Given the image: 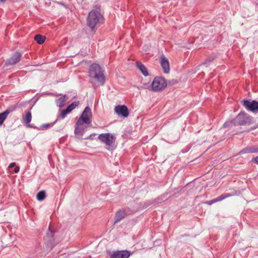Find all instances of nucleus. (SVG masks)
Instances as JSON below:
<instances>
[{
	"label": "nucleus",
	"mask_w": 258,
	"mask_h": 258,
	"mask_svg": "<svg viewBox=\"0 0 258 258\" xmlns=\"http://www.w3.org/2000/svg\"><path fill=\"white\" fill-rule=\"evenodd\" d=\"M253 123L252 117L244 112H240L234 119L226 121L223 127L231 128L233 126L250 125Z\"/></svg>",
	"instance_id": "f257e3e1"
},
{
	"label": "nucleus",
	"mask_w": 258,
	"mask_h": 258,
	"mask_svg": "<svg viewBox=\"0 0 258 258\" xmlns=\"http://www.w3.org/2000/svg\"><path fill=\"white\" fill-rule=\"evenodd\" d=\"M89 77L91 80L94 79L98 83V85H103L105 82V77L104 71L97 63H92L89 68Z\"/></svg>",
	"instance_id": "f03ea898"
},
{
	"label": "nucleus",
	"mask_w": 258,
	"mask_h": 258,
	"mask_svg": "<svg viewBox=\"0 0 258 258\" xmlns=\"http://www.w3.org/2000/svg\"><path fill=\"white\" fill-rule=\"evenodd\" d=\"M103 21V17L96 10L91 11L88 14L87 19V25L92 31H94L98 24Z\"/></svg>",
	"instance_id": "7ed1b4c3"
},
{
	"label": "nucleus",
	"mask_w": 258,
	"mask_h": 258,
	"mask_svg": "<svg viewBox=\"0 0 258 258\" xmlns=\"http://www.w3.org/2000/svg\"><path fill=\"white\" fill-rule=\"evenodd\" d=\"M98 139L105 144L106 149L109 151H112L115 149L114 142L115 138L110 133L101 134L98 136Z\"/></svg>",
	"instance_id": "20e7f679"
},
{
	"label": "nucleus",
	"mask_w": 258,
	"mask_h": 258,
	"mask_svg": "<svg viewBox=\"0 0 258 258\" xmlns=\"http://www.w3.org/2000/svg\"><path fill=\"white\" fill-rule=\"evenodd\" d=\"M167 85V82L165 78L157 76L154 78L151 84V90L156 92H159L163 90Z\"/></svg>",
	"instance_id": "39448f33"
},
{
	"label": "nucleus",
	"mask_w": 258,
	"mask_h": 258,
	"mask_svg": "<svg viewBox=\"0 0 258 258\" xmlns=\"http://www.w3.org/2000/svg\"><path fill=\"white\" fill-rule=\"evenodd\" d=\"M91 118L92 112L91 108L87 106L83 112L82 115L77 121L76 125L77 126H80L83 125L84 123L89 124L91 122Z\"/></svg>",
	"instance_id": "423d86ee"
},
{
	"label": "nucleus",
	"mask_w": 258,
	"mask_h": 258,
	"mask_svg": "<svg viewBox=\"0 0 258 258\" xmlns=\"http://www.w3.org/2000/svg\"><path fill=\"white\" fill-rule=\"evenodd\" d=\"M54 232L51 231L49 227L48 231L47 232L44 238L45 243L47 249L49 250H51L57 243L54 238Z\"/></svg>",
	"instance_id": "0eeeda50"
},
{
	"label": "nucleus",
	"mask_w": 258,
	"mask_h": 258,
	"mask_svg": "<svg viewBox=\"0 0 258 258\" xmlns=\"http://www.w3.org/2000/svg\"><path fill=\"white\" fill-rule=\"evenodd\" d=\"M22 57V54L18 51L15 52L11 57L7 59L5 63V67L13 66L19 62Z\"/></svg>",
	"instance_id": "6e6552de"
},
{
	"label": "nucleus",
	"mask_w": 258,
	"mask_h": 258,
	"mask_svg": "<svg viewBox=\"0 0 258 258\" xmlns=\"http://www.w3.org/2000/svg\"><path fill=\"white\" fill-rule=\"evenodd\" d=\"M243 105L246 110L252 111L254 113L258 112V102L255 100L252 101L248 100L243 101Z\"/></svg>",
	"instance_id": "1a4fd4ad"
},
{
	"label": "nucleus",
	"mask_w": 258,
	"mask_h": 258,
	"mask_svg": "<svg viewBox=\"0 0 258 258\" xmlns=\"http://www.w3.org/2000/svg\"><path fill=\"white\" fill-rule=\"evenodd\" d=\"M131 255V251L127 250H116L109 253L110 258H128Z\"/></svg>",
	"instance_id": "9d476101"
},
{
	"label": "nucleus",
	"mask_w": 258,
	"mask_h": 258,
	"mask_svg": "<svg viewBox=\"0 0 258 258\" xmlns=\"http://www.w3.org/2000/svg\"><path fill=\"white\" fill-rule=\"evenodd\" d=\"M237 191L236 190H234L230 193H227V192L224 193V194H222L221 195H220V196L218 197L217 198H216L212 200L207 202V203L208 204H209V205H211L214 204L216 202L221 201L227 198L236 196V195H237Z\"/></svg>",
	"instance_id": "9b49d317"
},
{
	"label": "nucleus",
	"mask_w": 258,
	"mask_h": 258,
	"mask_svg": "<svg viewBox=\"0 0 258 258\" xmlns=\"http://www.w3.org/2000/svg\"><path fill=\"white\" fill-rule=\"evenodd\" d=\"M114 111L118 115L124 118L128 117L129 115L128 108L125 105L116 106L114 108Z\"/></svg>",
	"instance_id": "f8f14e48"
},
{
	"label": "nucleus",
	"mask_w": 258,
	"mask_h": 258,
	"mask_svg": "<svg viewBox=\"0 0 258 258\" xmlns=\"http://www.w3.org/2000/svg\"><path fill=\"white\" fill-rule=\"evenodd\" d=\"M160 63L163 69L164 73L167 74L170 71V66L169 61L164 55L161 58Z\"/></svg>",
	"instance_id": "ddd939ff"
},
{
	"label": "nucleus",
	"mask_w": 258,
	"mask_h": 258,
	"mask_svg": "<svg viewBox=\"0 0 258 258\" xmlns=\"http://www.w3.org/2000/svg\"><path fill=\"white\" fill-rule=\"evenodd\" d=\"M126 215L123 210L119 209L115 213L114 217V223H117L125 217Z\"/></svg>",
	"instance_id": "4468645a"
},
{
	"label": "nucleus",
	"mask_w": 258,
	"mask_h": 258,
	"mask_svg": "<svg viewBox=\"0 0 258 258\" xmlns=\"http://www.w3.org/2000/svg\"><path fill=\"white\" fill-rule=\"evenodd\" d=\"M258 152V146H248L246 148L243 149L240 152L241 154H244L246 153H257Z\"/></svg>",
	"instance_id": "2eb2a0df"
},
{
	"label": "nucleus",
	"mask_w": 258,
	"mask_h": 258,
	"mask_svg": "<svg viewBox=\"0 0 258 258\" xmlns=\"http://www.w3.org/2000/svg\"><path fill=\"white\" fill-rule=\"evenodd\" d=\"M137 67L140 70V71L141 72V73L143 74L144 76H148L149 75L148 71L147 70V68L141 62L137 61Z\"/></svg>",
	"instance_id": "dca6fc26"
},
{
	"label": "nucleus",
	"mask_w": 258,
	"mask_h": 258,
	"mask_svg": "<svg viewBox=\"0 0 258 258\" xmlns=\"http://www.w3.org/2000/svg\"><path fill=\"white\" fill-rule=\"evenodd\" d=\"M67 100L66 95H64L55 100L56 105L61 108L64 105V103Z\"/></svg>",
	"instance_id": "f3484780"
},
{
	"label": "nucleus",
	"mask_w": 258,
	"mask_h": 258,
	"mask_svg": "<svg viewBox=\"0 0 258 258\" xmlns=\"http://www.w3.org/2000/svg\"><path fill=\"white\" fill-rule=\"evenodd\" d=\"M10 112L9 109H7L4 112L0 113V126L3 124Z\"/></svg>",
	"instance_id": "a211bd4d"
},
{
	"label": "nucleus",
	"mask_w": 258,
	"mask_h": 258,
	"mask_svg": "<svg viewBox=\"0 0 258 258\" xmlns=\"http://www.w3.org/2000/svg\"><path fill=\"white\" fill-rule=\"evenodd\" d=\"M32 119V114L30 111H28L25 112V116L23 117V123L28 124L30 122Z\"/></svg>",
	"instance_id": "6ab92c4d"
},
{
	"label": "nucleus",
	"mask_w": 258,
	"mask_h": 258,
	"mask_svg": "<svg viewBox=\"0 0 258 258\" xmlns=\"http://www.w3.org/2000/svg\"><path fill=\"white\" fill-rule=\"evenodd\" d=\"M167 194H165L163 195H161L159 197H157V198L154 199L153 203H155V204H158V203H162L165 201L167 200Z\"/></svg>",
	"instance_id": "aec40b11"
},
{
	"label": "nucleus",
	"mask_w": 258,
	"mask_h": 258,
	"mask_svg": "<svg viewBox=\"0 0 258 258\" xmlns=\"http://www.w3.org/2000/svg\"><path fill=\"white\" fill-rule=\"evenodd\" d=\"M35 40L39 44H42L44 42L45 37L40 34H37L34 37Z\"/></svg>",
	"instance_id": "412c9836"
},
{
	"label": "nucleus",
	"mask_w": 258,
	"mask_h": 258,
	"mask_svg": "<svg viewBox=\"0 0 258 258\" xmlns=\"http://www.w3.org/2000/svg\"><path fill=\"white\" fill-rule=\"evenodd\" d=\"M79 105V101H74L69 105L67 107V110L70 113L73 109Z\"/></svg>",
	"instance_id": "4be33fe9"
},
{
	"label": "nucleus",
	"mask_w": 258,
	"mask_h": 258,
	"mask_svg": "<svg viewBox=\"0 0 258 258\" xmlns=\"http://www.w3.org/2000/svg\"><path fill=\"white\" fill-rule=\"evenodd\" d=\"M85 132L84 128L80 127L76 124L75 128V134L79 136H82Z\"/></svg>",
	"instance_id": "5701e85b"
},
{
	"label": "nucleus",
	"mask_w": 258,
	"mask_h": 258,
	"mask_svg": "<svg viewBox=\"0 0 258 258\" xmlns=\"http://www.w3.org/2000/svg\"><path fill=\"white\" fill-rule=\"evenodd\" d=\"M45 197L46 194L44 190L40 191L37 194V199L40 201H43Z\"/></svg>",
	"instance_id": "b1692460"
},
{
	"label": "nucleus",
	"mask_w": 258,
	"mask_h": 258,
	"mask_svg": "<svg viewBox=\"0 0 258 258\" xmlns=\"http://www.w3.org/2000/svg\"><path fill=\"white\" fill-rule=\"evenodd\" d=\"M70 112L67 110V109H63L61 110V113L60 114V117L61 119L64 118L67 115L69 114Z\"/></svg>",
	"instance_id": "393cba45"
},
{
	"label": "nucleus",
	"mask_w": 258,
	"mask_h": 258,
	"mask_svg": "<svg viewBox=\"0 0 258 258\" xmlns=\"http://www.w3.org/2000/svg\"><path fill=\"white\" fill-rule=\"evenodd\" d=\"M121 209L123 210L124 213H125V215H126V216L132 213V210L128 207H126L125 208Z\"/></svg>",
	"instance_id": "a878e982"
},
{
	"label": "nucleus",
	"mask_w": 258,
	"mask_h": 258,
	"mask_svg": "<svg viewBox=\"0 0 258 258\" xmlns=\"http://www.w3.org/2000/svg\"><path fill=\"white\" fill-rule=\"evenodd\" d=\"M214 57L210 56L208 57L207 59L205 60L204 62V64H206V66H208L209 64V63L212 62L214 59Z\"/></svg>",
	"instance_id": "bb28decb"
},
{
	"label": "nucleus",
	"mask_w": 258,
	"mask_h": 258,
	"mask_svg": "<svg viewBox=\"0 0 258 258\" xmlns=\"http://www.w3.org/2000/svg\"><path fill=\"white\" fill-rule=\"evenodd\" d=\"M57 119L55 120V121L52 122V123H45V124H43L42 125V127L43 128H46L47 127H48L49 126H53L55 123V122L57 121Z\"/></svg>",
	"instance_id": "cd10ccee"
},
{
	"label": "nucleus",
	"mask_w": 258,
	"mask_h": 258,
	"mask_svg": "<svg viewBox=\"0 0 258 258\" xmlns=\"http://www.w3.org/2000/svg\"><path fill=\"white\" fill-rule=\"evenodd\" d=\"M96 135L95 133H93L91 134L90 136H88L87 137L85 138V139L87 140H93L94 138V137Z\"/></svg>",
	"instance_id": "c85d7f7f"
},
{
	"label": "nucleus",
	"mask_w": 258,
	"mask_h": 258,
	"mask_svg": "<svg viewBox=\"0 0 258 258\" xmlns=\"http://www.w3.org/2000/svg\"><path fill=\"white\" fill-rule=\"evenodd\" d=\"M154 200H149L146 202V206H149L153 204H155V203H153Z\"/></svg>",
	"instance_id": "c756f323"
},
{
	"label": "nucleus",
	"mask_w": 258,
	"mask_h": 258,
	"mask_svg": "<svg viewBox=\"0 0 258 258\" xmlns=\"http://www.w3.org/2000/svg\"><path fill=\"white\" fill-rule=\"evenodd\" d=\"M251 161L253 162V163H256L258 164V156H256V157L253 158L251 160Z\"/></svg>",
	"instance_id": "7c9ffc66"
},
{
	"label": "nucleus",
	"mask_w": 258,
	"mask_h": 258,
	"mask_svg": "<svg viewBox=\"0 0 258 258\" xmlns=\"http://www.w3.org/2000/svg\"><path fill=\"white\" fill-rule=\"evenodd\" d=\"M15 165H16V163L15 162H12L10 164L9 167L12 168V167H14L15 166Z\"/></svg>",
	"instance_id": "2f4dec72"
},
{
	"label": "nucleus",
	"mask_w": 258,
	"mask_h": 258,
	"mask_svg": "<svg viewBox=\"0 0 258 258\" xmlns=\"http://www.w3.org/2000/svg\"><path fill=\"white\" fill-rule=\"evenodd\" d=\"M19 169H20V168L19 166L15 167V168L14 169L15 172H16V173L18 172L19 171Z\"/></svg>",
	"instance_id": "473e14b6"
},
{
	"label": "nucleus",
	"mask_w": 258,
	"mask_h": 258,
	"mask_svg": "<svg viewBox=\"0 0 258 258\" xmlns=\"http://www.w3.org/2000/svg\"><path fill=\"white\" fill-rule=\"evenodd\" d=\"M28 126L29 127H31V128H36V127L35 126L33 125V124H28Z\"/></svg>",
	"instance_id": "72a5a7b5"
},
{
	"label": "nucleus",
	"mask_w": 258,
	"mask_h": 258,
	"mask_svg": "<svg viewBox=\"0 0 258 258\" xmlns=\"http://www.w3.org/2000/svg\"><path fill=\"white\" fill-rule=\"evenodd\" d=\"M256 128V127H251L250 130L252 131V130L255 129Z\"/></svg>",
	"instance_id": "f704fd0d"
},
{
	"label": "nucleus",
	"mask_w": 258,
	"mask_h": 258,
	"mask_svg": "<svg viewBox=\"0 0 258 258\" xmlns=\"http://www.w3.org/2000/svg\"><path fill=\"white\" fill-rule=\"evenodd\" d=\"M6 0H0L1 2H5Z\"/></svg>",
	"instance_id": "c9c22d12"
}]
</instances>
